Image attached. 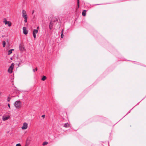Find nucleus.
Masks as SVG:
<instances>
[{
    "label": "nucleus",
    "mask_w": 146,
    "mask_h": 146,
    "mask_svg": "<svg viewBox=\"0 0 146 146\" xmlns=\"http://www.w3.org/2000/svg\"><path fill=\"white\" fill-rule=\"evenodd\" d=\"M10 100H11V98H10L9 97H8V98H7V101L8 102H9Z\"/></svg>",
    "instance_id": "aec40b11"
},
{
    "label": "nucleus",
    "mask_w": 146,
    "mask_h": 146,
    "mask_svg": "<svg viewBox=\"0 0 146 146\" xmlns=\"http://www.w3.org/2000/svg\"><path fill=\"white\" fill-rule=\"evenodd\" d=\"M4 22L5 23V25H7L8 23V21H7L6 19H4Z\"/></svg>",
    "instance_id": "4468645a"
},
{
    "label": "nucleus",
    "mask_w": 146,
    "mask_h": 146,
    "mask_svg": "<svg viewBox=\"0 0 146 146\" xmlns=\"http://www.w3.org/2000/svg\"><path fill=\"white\" fill-rule=\"evenodd\" d=\"M69 126V124L68 123H66L64 125V127H68Z\"/></svg>",
    "instance_id": "1a4fd4ad"
},
{
    "label": "nucleus",
    "mask_w": 146,
    "mask_h": 146,
    "mask_svg": "<svg viewBox=\"0 0 146 146\" xmlns=\"http://www.w3.org/2000/svg\"><path fill=\"white\" fill-rule=\"evenodd\" d=\"M33 71L35 72V70L34 69H33Z\"/></svg>",
    "instance_id": "cd10ccee"
},
{
    "label": "nucleus",
    "mask_w": 146,
    "mask_h": 146,
    "mask_svg": "<svg viewBox=\"0 0 146 146\" xmlns=\"http://www.w3.org/2000/svg\"><path fill=\"white\" fill-rule=\"evenodd\" d=\"M23 33L26 35L27 34V31L26 30V27H24L23 28Z\"/></svg>",
    "instance_id": "423d86ee"
},
{
    "label": "nucleus",
    "mask_w": 146,
    "mask_h": 146,
    "mask_svg": "<svg viewBox=\"0 0 146 146\" xmlns=\"http://www.w3.org/2000/svg\"><path fill=\"white\" fill-rule=\"evenodd\" d=\"M63 30L62 29V34L61 36V37L62 38L64 36V35L63 34Z\"/></svg>",
    "instance_id": "f3484780"
},
{
    "label": "nucleus",
    "mask_w": 146,
    "mask_h": 146,
    "mask_svg": "<svg viewBox=\"0 0 146 146\" xmlns=\"http://www.w3.org/2000/svg\"><path fill=\"white\" fill-rule=\"evenodd\" d=\"M14 50L13 49H10L8 51V55H10L12 52V51Z\"/></svg>",
    "instance_id": "6e6552de"
},
{
    "label": "nucleus",
    "mask_w": 146,
    "mask_h": 146,
    "mask_svg": "<svg viewBox=\"0 0 146 146\" xmlns=\"http://www.w3.org/2000/svg\"><path fill=\"white\" fill-rule=\"evenodd\" d=\"M8 106L9 107V108L10 109V104H8Z\"/></svg>",
    "instance_id": "393cba45"
},
{
    "label": "nucleus",
    "mask_w": 146,
    "mask_h": 146,
    "mask_svg": "<svg viewBox=\"0 0 146 146\" xmlns=\"http://www.w3.org/2000/svg\"><path fill=\"white\" fill-rule=\"evenodd\" d=\"M10 116L9 115L7 116H3L2 117V119L3 121H5L9 118Z\"/></svg>",
    "instance_id": "39448f33"
},
{
    "label": "nucleus",
    "mask_w": 146,
    "mask_h": 146,
    "mask_svg": "<svg viewBox=\"0 0 146 146\" xmlns=\"http://www.w3.org/2000/svg\"><path fill=\"white\" fill-rule=\"evenodd\" d=\"M19 48L20 50L21 51H25V47H24L23 46H22L21 44H20L19 45Z\"/></svg>",
    "instance_id": "7ed1b4c3"
},
{
    "label": "nucleus",
    "mask_w": 146,
    "mask_h": 146,
    "mask_svg": "<svg viewBox=\"0 0 146 146\" xmlns=\"http://www.w3.org/2000/svg\"><path fill=\"white\" fill-rule=\"evenodd\" d=\"M21 104L20 101H17L15 103L14 106L17 108H19L21 107Z\"/></svg>",
    "instance_id": "f257e3e1"
},
{
    "label": "nucleus",
    "mask_w": 146,
    "mask_h": 146,
    "mask_svg": "<svg viewBox=\"0 0 146 146\" xmlns=\"http://www.w3.org/2000/svg\"><path fill=\"white\" fill-rule=\"evenodd\" d=\"M42 117L43 118H44L45 117V115H42Z\"/></svg>",
    "instance_id": "a878e982"
},
{
    "label": "nucleus",
    "mask_w": 146,
    "mask_h": 146,
    "mask_svg": "<svg viewBox=\"0 0 146 146\" xmlns=\"http://www.w3.org/2000/svg\"><path fill=\"white\" fill-rule=\"evenodd\" d=\"M33 37L35 38L36 37V34H33Z\"/></svg>",
    "instance_id": "5701e85b"
},
{
    "label": "nucleus",
    "mask_w": 146,
    "mask_h": 146,
    "mask_svg": "<svg viewBox=\"0 0 146 146\" xmlns=\"http://www.w3.org/2000/svg\"><path fill=\"white\" fill-rule=\"evenodd\" d=\"M77 4L78 6V8H79V0H77Z\"/></svg>",
    "instance_id": "412c9836"
},
{
    "label": "nucleus",
    "mask_w": 146,
    "mask_h": 146,
    "mask_svg": "<svg viewBox=\"0 0 146 146\" xmlns=\"http://www.w3.org/2000/svg\"><path fill=\"white\" fill-rule=\"evenodd\" d=\"M48 144V143L47 142H44L43 143V145H45Z\"/></svg>",
    "instance_id": "6ab92c4d"
},
{
    "label": "nucleus",
    "mask_w": 146,
    "mask_h": 146,
    "mask_svg": "<svg viewBox=\"0 0 146 146\" xmlns=\"http://www.w3.org/2000/svg\"><path fill=\"white\" fill-rule=\"evenodd\" d=\"M27 139L26 140V144L25 145V146H27Z\"/></svg>",
    "instance_id": "b1692460"
},
{
    "label": "nucleus",
    "mask_w": 146,
    "mask_h": 146,
    "mask_svg": "<svg viewBox=\"0 0 146 146\" xmlns=\"http://www.w3.org/2000/svg\"><path fill=\"white\" fill-rule=\"evenodd\" d=\"M46 79V77L45 76H43L41 80L42 81L45 80Z\"/></svg>",
    "instance_id": "2eb2a0df"
},
{
    "label": "nucleus",
    "mask_w": 146,
    "mask_h": 146,
    "mask_svg": "<svg viewBox=\"0 0 146 146\" xmlns=\"http://www.w3.org/2000/svg\"><path fill=\"white\" fill-rule=\"evenodd\" d=\"M21 145L20 143H18L16 145V146H21Z\"/></svg>",
    "instance_id": "4be33fe9"
},
{
    "label": "nucleus",
    "mask_w": 146,
    "mask_h": 146,
    "mask_svg": "<svg viewBox=\"0 0 146 146\" xmlns=\"http://www.w3.org/2000/svg\"><path fill=\"white\" fill-rule=\"evenodd\" d=\"M7 24H8V26L9 27H10L11 25V23H10V22L9 21H8V23H7Z\"/></svg>",
    "instance_id": "a211bd4d"
},
{
    "label": "nucleus",
    "mask_w": 146,
    "mask_h": 146,
    "mask_svg": "<svg viewBox=\"0 0 146 146\" xmlns=\"http://www.w3.org/2000/svg\"><path fill=\"white\" fill-rule=\"evenodd\" d=\"M3 47H5L6 45V42L5 41H4L3 42Z\"/></svg>",
    "instance_id": "dca6fc26"
},
{
    "label": "nucleus",
    "mask_w": 146,
    "mask_h": 146,
    "mask_svg": "<svg viewBox=\"0 0 146 146\" xmlns=\"http://www.w3.org/2000/svg\"><path fill=\"white\" fill-rule=\"evenodd\" d=\"M53 26V22L52 21L50 22L49 25V28L50 29H52Z\"/></svg>",
    "instance_id": "0eeeda50"
},
{
    "label": "nucleus",
    "mask_w": 146,
    "mask_h": 146,
    "mask_svg": "<svg viewBox=\"0 0 146 146\" xmlns=\"http://www.w3.org/2000/svg\"><path fill=\"white\" fill-rule=\"evenodd\" d=\"M25 19V22L26 23L27 22V16L25 15L23 17Z\"/></svg>",
    "instance_id": "9b49d317"
},
{
    "label": "nucleus",
    "mask_w": 146,
    "mask_h": 146,
    "mask_svg": "<svg viewBox=\"0 0 146 146\" xmlns=\"http://www.w3.org/2000/svg\"><path fill=\"white\" fill-rule=\"evenodd\" d=\"M35 70L36 71H37V68H36L35 69Z\"/></svg>",
    "instance_id": "bb28decb"
},
{
    "label": "nucleus",
    "mask_w": 146,
    "mask_h": 146,
    "mask_svg": "<svg viewBox=\"0 0 146 146\" xmlns=\"http://www.w3.org/2000/svg\"><path fill=\"white\" fill-rule=\"evenodd\" d=\"M22 13H23V17L25 15V16H26V15L25 14L26 13V11L25 10H23L22 11Z\"/></svg>",
    "instance_id": "f8f14e48"
},
{
    "label": "nucleus",
    "mask_w": 146,
    "mask_h": 146,
    "mask_svg": "<svg viewBox=\"0 0 146 146\" xmlns=\"http://www.w3.org/2000/svg\"><path fill=\"white\" fill-rule=\"evenodd\" d=\"M82 15L84 16L86 15V10H84L82 12Z\"/></svg>",
    "instance_id": "9d476101"
},
{
    "label": "nucleus",
    "mask_w": 146,
    "mask_h": 146,
    "mask_svg": "<svg viewBox=\"0 0 146 146\" xmlns=\"http://www.w3.org/2000/svg\"><path fill=\"white\" fill-rule=\"evenodd\" d=\"M27 123H24L23 124V126L21 128L22 129H25L27 128Z\"/></svg>",
    "instance_id": "20e7f679"
},
{
    "label": "nucleus",
    "mask_w": 146,
    "mask_h": 146,
    "mask_svg": "<svg viewBox=\"0 0 146 146\" xmlns=\"http://www.w3.org/2000/svg\"><path fill=\"white\" fill-rule=\"evenodd\" d=\"M14 65V63H12L8 68V71L9 73H11L12 72Z\"/></svg>",
    "instance_id": "f03ea898"
},
{
    "label": "nucleus",
    "mask_w": 146,
    "mask_h": 146,
    "mask_svg": "<svg viewBox=\"0 0 146 146\" xmlns=\"http://www.w3.org/2000/svg\"><path fill=\"white\" fill-rule=\"evenodd\" d=\"M39 28V27H37V29H38Z\"/></svg>",
    "instance_id": "c85d7f7f"
},
{
    "label": "nucleus",
    "mask_w": 146,
    "mask_h": 146,
    "mask_svg": "<svg viewBox=\"0 0 146 146\" xmlns=\"http://www.w3.org/2000/svg\"><path fill=\"white\" fill-rule=\"evenodd\" d=\"M38 31L37 29H35L33 31V34H36L38 33Z\"/></svg>",
    "instance_id": "ddd939ff"
}]
</instances>
